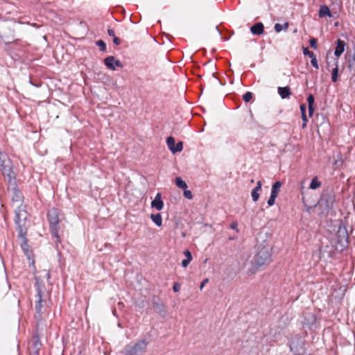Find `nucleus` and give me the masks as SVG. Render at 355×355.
I'll list each match as a JSON object with an SVG mask.
<instances>
[{
	"mask_svg": "<svg viewBox=\"0 0 355 355\" xmlns=\"http://www.w3.org/2000/svg\"><path fill=\"white\" fill-rule=\"evenodd\" d=\"M148 342L145 339L139 340L125 346L122 353L124 355H144L146 352Z\"/></svg>",
	"mask_w": 355,
	"mask_h": 355,
	"instance_id": "f257e3e1",
	"label": "nucleus"
},
{
	"mask_svg": "<svg viewBox=\"0 0 355 355\" xmlns=\"http://www.w3.org/2000/svg\"><path fill=\"white\" fill-rule=\"evenodd\" d=\"M60 215V211L55 208L50 209L47 214L51 234L56 239L59 238Z\"/></svg>",
	"mask_w": 355,
	"mask_h": 355,
	"instance_id": "f03ea898",
	"label": "nucleus"
},
{
	"mask_svg": "<svg viewBox=\"0 0 355 355\" xmlns=\"http://www.w3.org/2000/svg\"><path fill=\"white\" fill-rule=\"evenodd\" d=\"M15 223L17 226V231L18 234L23 235L24 231H26L25 223L28 215L25 210V206H18L15 210Z\"/></svg>",
	"mask_w": 355,
	"mask_h": 355,
	"instance_id": "7ed1b4c3",
	"label": "nucleus"
},
{
	"mask_svg": "<svg viewBox=\"0 0 355 355\" xmlns=\"http://www.w3.org/2000/svg\"><path fill=\"white\" fill-rule=\"evenodd\" d=\"M0 170L4 176H7L9 179L15 178V175L12 171V166L10 159L6 154L0 150Z\"/></svg>",
	"mask_w": 355,
	"mask_h": 355,
	"instance_id": "20e7f679",
	"label": "nucleus"
},
{
	"mask_svg": "<svg viewBox=\"0 0 355 355\" xmlns=\"http://www.w3.org/2000/svg\"><path fill=\"white\" fill-rule=\"evenodd\" d=\"M271 253L268 248L259 249L254 256V263L257 266H262L270 262Z\"/></svg>",
	"mask_w": 355,
	"mask_h": 355,
	"instance_id": "39448f33",
	"label": "nucleus"
},
{
	"mask_svg": "<svg viewBox=\"0 0 355 355\" xmlns=\"http://www.w3.org/2000/svg\"><path fill=\"white\" fill-rule=\"evenodd\" d=\"M348 239L349 236L346 227L345 226L340 225L336 233V249L338 250V245H340V250H343V248L347 247L348 244Z\"/></svg>",
	"mask_w": 355,
	"mask_h": 355,
	"instance_id": "423d86ee",
	"label": "nucleus"
},
{
	"mask_svg": "<svg viewBox=\"0 0 355 355\" xmlns=\"http://www.w3.org/2000/svg\"><path fill=\"white\" fill-rule=\"evenodd\" d=\"M105 65L107 69L114 71L116 67H122L123 64L119 60H116L115 58L112 55L107 57L104 60Z\"/></svg>",
	"mask_w": 355,
	"mask_h": 355,
	"instance_id": "0eeeda50",
	"label": "nucleus"
},
{
	"mask_svg": "<svg viewBox=\"0 0 355 355\" xmlns=\"http://www.w3.org/2000/svg\"><path fill=\"white\" fill-rule=\"evenodd\" d=\"M303 53L305 55H308L309 58H311V65L316 69H319V65L318 63L317 58L315 53L313 51H311L308 49L307 47L303 48Z\"/></svg>",
	"mask_w": 355,
	"mask_h": 355,
	"instance_id": "6e6552de",
	"label": "nucleus"
},
{
	"mask_svg": "<svg viewBox=\"0 0 355 355\" xmlns=\"http://www.w3.org/2000/svg\"><path fill=\"white\" fill-rule=\"evenodd\" d=\"M151 207L158 211H160L163 209L164 202L162 200V195L160 193H157L156 194L154 200L151 202Z\"/></svg>",
	"mask_w": 355,
	"mask_h": 355,
	"instance_id": "1a4fd4ad",
	"label": "nucleus"
},
{
	"mask_svg": "<svg viewBox=\"0 0 355 355\" xmlns=\"http://www.w3.org/2000/svg\"><path fill=\"white\" fill-rule=\"evenodd\" d=\"M42 343L38 337L35 338L33 345L30 349L29 355H40V350Z\"/></svg>",
	"mask_w": 355,
	"mask_h": 355,
	"instance_id": "9d476101",
	"label": "nucleus"
},
{
	"mask_svg": "<svg viewBox=\"0 0 355 355\" xmlns=\"http://www.w3.org/2000/svg\"><path fill=\"white\" fill-rule=\"evenodd\" d=\"M346 43L345 41L338 39L336 41V46L334 51V55L336 57H340L344 52Z\"/></svg>",
	"mask_w": 355,
	"mask_h": 355,
	"instance_id": "9b49d317",
	"label": "nucleus"
},
{
	"mask_svg": "<svg viewBox=\"0 0 355 355\" xmlns=\"http://www.w3.org/2000/svg\"><path fill=\"white\" fill-rule=\"evenodd\" d=\"M12 200L13 202V205L15 206V203H17V205H16V207H17L18 206H24L23 204H22V202H23V196L21 195V193L18 191L17 189H15L14 192H13V196L12 197Z\"/></svg>",
	"mask_w": 355,
	"mask_h": 355,
	"instance_id": "f8f14e48",
	"label": "nucleus"
},
{
	"mask_svg": "<svg viewBox=\"0 0 355 355\" xmlns=\"http://www.w3.org/2000/svg\"><path fill=\"white\" fill-rule=\"evenodd\" d=\"M37 297L38 300H37L35 303V310L37 313H42V292L41 288H38L37 289Z\"/></svg>",
	"mask_w": 355,
	"mask_h": 355,
	"instance_id": "ddd939ff",
	"label": "nucleus"
},
{
	"mask_svg": "<svg viewBox=\"0 0 355 355\" xmlns=\"http://www.w3.org/2000/svg\"><path fill=\"white\" fill-rule=\"evenodd\" d=\"M262 183L260 180L257 182V186L252 189L251 196L254 202H257L259 198V192L261 189Z\"/></svg>",
	"mask_w": 355,
	"mask_h": 355,
	"instance_id": "4468645a",
	"label": "nucleus"
},
{
	"mask_svg": "<svg viewBox=\"0 0 355 355\" xmlns=\"http://www.w3.org/2000/svg\"><path fill=\"white\" fill-rule=\"evenodd\" d=\"M264 26L261 22H258L254 24L251 28L250 31L254 35H261L263 33Z\"/></svg>",
	"mask_w": 355,
	"mask_h": 355,
	"instance_id": "2eb2a0df",
	"label": "nucleus"
},
{
	"mask_svg": "<svg viewBox=\"0 0 355 355\" xmlns=\"http://www.w3.org/2000/svg\"><path fill=\"white\" fill-rule=\"evenodd\" d=\"M278 94L281 96L282 98H288L291 95V89L288 87H278Z\"/></svg>",
	"mask_w": 355,
	"mask_h": 355,
	"instance_id": "dca6fc26",
	"label": "nucleus"
},
{
	"mask_svg": "<svg viewBox=\"0 0 355 355\" xmlns=\"http://www.w3.org/2000/svg\"><path fill=\"white\" fill-rule=\"evenodd\" d=\"M318 16L319 17H324L326 16L331 17V13L329 7L325 5L321 6L319 10Z\"/></svg>",
	"mask_w": 355,
	"mask_h": 355,
	"instance_id": "f3484780",
	"label": "nucleus"
},
{
	"mask_svg": "<svg viewBox=\"0 0 355 355\" xmlns=\"http://www.w3.org/2000/svg\"><path fill=\"white\" fill-rule=\"evenodd\" d=\"M26 231H24V234L23 235L18 234V236L21 239V247L22 250L25 252L28 251V240L26 239Z\"/></svg>",
	"mask_w": 355,
	"mask_h": 355,
	"instance_id": "a211bd4d",
	"label": "nucleus"
},
{
	"mask_svg": "<svg viewBox=\"0 0 355 355\" xmlns=\"http://www.w3.org/2000/svg\"><path fill=\"white\" fill-rule=\"evenodd\" d=\"M184 254L185 255L186 257V259H183L182 261V266L184 267V268H186L188 266V265L189 264V263L192 260V255H191V252L189 250H187L184 252Z\"/></svg>",
	"mask_w": 355,
	"mask_h": 355,
	"instance_id": "6ab92c4d",
	"label": "nucleus"
},
{
	"mask_svg": "<svg viewBox=\"0 0 355 355\" xmlns=\"http://www.w3.org/2000/svg\"><path fill=\"white\" fill-rule=\"evenodd\" d=\"M282 182H280V181L275 182L272 184V189H271L270 195H272V196H275L277 197L280 188L282 187Z\"/></svg>",
	"mask_w": 355,
	"mask_h": 355,
	"instance_id": "aec40b11",
	"label": "nucleus"
},
{
	"mask_svg": "<svg viewBox=\"0 0 355 355\" xmlns=\"http://www.w3.org/2000/svg\"><path fill=\"white\" fill-rule=\"evenodd\" d=\"M150 218L153 222L158 227L162 225V218L160 214H153L150 215Z\"/></svg>",
	"mask_w": 355,
	"mask_h": 355,
	"instance_id": "412c9836",
	"label": "nucleus"
},
{
	"mask_svg": "<svg viewBox=\"0 0 355 355\" xmlns=\"http://www.w3.org/2000/svg\"><path fill=\"white\" fill-rule=\"evenodd\" d=\"M321 184H321V182H320V181L318 180V177H317V176H315V177H314V178L311 180V183H310V184H309V188H310L311 189H313V190H315V189H318L319 187H321Z\"/></svg>",
	"mask_w": 355,
	"mask_h": 355,
	"instance_id": "4be33fe9",
	"label": "nucleus"
},
{
	"mask_svg": "<svg viewBox=\"0 0 355 355\" xmlns=\"http://www.w3.org/2000/svg\"><path fill=\"white\" fill-rule=\"evenodd\" d=\"M175 184L178 187L185 190L187 189V183L180 177L175 178Z\"/></svg>",
	"mask_w": 355,
	"mask_h": 355,
	"instance_id": "5701e85b",
	"label": "nucleus"
},
{
	"mask_svg": "<svg viewBox=\"0 0 355 355\" xmlns=\"http://www.w3.org/2000/svg\"><path fill=\"white\" fill-rule=\"evenodd\" d=\"M338 62H336V67L332 69V71H331V80L333 83H336L338 80Z\"/></svg>",
	"mask_w": 355,
	"mask_h": 355,
	"instance_id": "b1692460",
	"label": "nucleus"
},
{
	"mask_svg": "<svg viewBox=\"0 0 355 355\" xmlns=\"http://www.w3.org/2000/svg\"><path fill=\"white\" fill-rule=\"evenodd\" d=\"M166 144H167V146L168 148V149L173 152V148H175V139L173 137H168L167 139H166Z\"/></svg>",
	"mask_w": 355,
	"mask_h": 355,
	"instance_id": "393cba45",
	"label": "nucleus"
},
{
	"mask_svg": "<svg viewBox=\"0 0 355 355\" xmlns=\"http://www.w3.org/2000/svg\"><path fill=\"white\" fill-rule=\"evenodd\" d=\"M288 23H286L284 25H282L280 24H275V26H274V28H275V31L277 33H279V32H281L283 30V28L286 30L288 28Z\"/></svg>",
	"mask_w": 355,
	"mask_h": 355,
	"instance_id": "a878e982",
	"label": "nucleus"
},
{
	"mask_svg": "<svg viewBox=\"0 0 355 355\" xmlns=\"http://www.w3.org/2000/svg\"><path fill=\"white\" fill-rule=\"evenodd\" d=\"M183 149V143L182 141H179L175 144V148H173V153H176L178 152H181Z\"/></svg>",
	"mask_w": 355,
	"mask_h": 355,
	"instance_id": "bb28decb",
	"label": "nucleus"
},
{
	"mask_svg": "<svg viewBox=\"0 0 355 355\" xmlns=\"http://www.w3.org/2000/svg\"><path fill=\"white\" fill-rule=\"evenodd\" d=\"M252 98V94L250 92H247L243 96V99L245 103L250 102Z\"/></svg>",
	"mask_w": 355,
	"mask_h": 355,
	"instance_id": "cd10ccee",
	"label": "nucleus"
},
{
	"mask_svg": "<svg viewBox=\"0 0 355 355\" xmlns=\"http://www.w3.org/2000/svg\"><path fill=\"white\" fill-rule=\"evenodd\" d=\"M349 68L355 67V50L353 52L352 56L349 60Z\"/></svg>",
	"mask_w": 355,
	"mask_h": 355,
	"instance_id": "c85d7f7f",
	"label": "nucleus"
},
{
	"mask_svg": "<svg viewBox=\"0 0 355 355\" xmlns=\"http://www.w3.org/2000/svg\"><path fill=\"white\" fill-rule=\"evenodd\" d=\"M96 45L100 47L101 51H104L106 50V44L103 40L97 41Z\"/></svg>",
	"mask_w": 355,
	"mask_h": 355,
	"instance_id": "c756f323",
	"label": "nucleus"
},
{
	"mask_svg": "<svg viewBox=\"0 0 355 355\" xmlns=\"http://www.w3.org/2000/svg\"><path fill=\"white\" fill-rule=\"evenodd\" d=\"M315 98L313 94H309L307 96L308 105H314Z\"/></svg>",
	"mask_w": 355,
	"mask_h": 355,
	"instance_id": "7c9ffc66",
	"label": "nucleus"
},
{
	"mask_svg": "<svg viewBox=\"0 0 355 355\" xmlns=\"http://www.w3.org/2000/svg\"><path fill=\"white\" fill-rule=\"evenodd\" d=\"M276 198H277V196L270 195L269 199L268 200V206L270 207V206L274 205V204L275 202V199Z\"/></svg>",
	"mask_w": 355,
	"mask_h": 355,
	"instance_id": "2f4dec72",
	"label": "nucleus"
},
{
	"mask_svg": "<svg viewBox=\"0 0 355 355\" xmlns=\"http://www.w3.org/2000/svg\"><path fill=\"white\" fill-rule=\"evenodd\" d=\"M309 44L310 46L313 48L314 49H317V40L314 37L311 38L309 40Z\"/></svg>",
	"mask_w": 355,
	"mask_h": 355,
	"instance_id": "473e14b6",
	"label": "nucleus"
},
{
	"mask_svg": "<svg viewBox=\"0 0 355 355\" xmlns=\"http://www.w3.org/2000/svg\"><path fill=\"white\" fill-rule=\"evenodd\" d=\"M184 196L187 199H192L193 195L191 191L187 190V189L184 191Z\"/></svg>",
	"mask_w": 355,
	"mask_h": 355,
	"instance_id": "72a5a7b5",
	"label": "nucleus"
},
{
	"mask_svg": "<svg viewBox=\"0 0 355 355\" xmlns=\"http://www.w3.org/2000/svg\"><path fill=\"white\" fill-rule=\"evenodd\" d=\"M301 114H302V121H303L302 128H304L306 125V123L308 121V118H307V116L306 115V113H302Z\"/></svg>",
	"mask_w": 355,
	"mask_h": 355,
	"instance_id": "f704fd0d",
	"label": "nucleus"
},
{
	"mask_svg": "<svg viewBox=\"0 0 355 355\" xmlns=\"http://www.w3.org/2000/svg\"><path fill=\"white\" fill-rule=\"evenodd\" d=\"M308 110H309V116L311 117L313 114V112L315 111V107L314 105H308Z\"/></svg>",
	"mask_w": 355,
	"mask_h": 355,
	"instance_id": "c9c22d12",
	"label": "nucleus"
},
{
	"mask_svg": "<svg viewBox=\"0 0 355 355\" xmlns=\"http://www.w3.org/2000/svg\"><path fill=\"white\" fill-rule=\"evenodd\" d=\"M230 227L232 230H236L237 232H239V230H238V223L236 221H234V222H232L230 225Z\"/></svg>",
	"mask_w": 355,
	"mask_h": 355,
	"instance_id": "e433bc0d",
	"label": "nucleus"
},
{
	"mask_svg": "<svg viewBox=\"0 0 355 355\" xmlns=\"http://www.w3.org/2000/svg\"><path fill=\"white\" fill-rule=\"evenodd\" d=\"M180 289V284L178 282H175L173 286V290L175 293H178Z\"/></svg>",
	"mask_w": 355,
	"mask_h": 355,
	"instance_id": "4c0bfd02",
	"label": "nucleus"
},
{
	"mask_svg": "<svg viewBox=\"0 0 355 355\" xmlns=\"http://www.w3.org/2000/svg\"><path fill=\"white\" fill-rule=\"evenodd\" d=\"M113 42L115 45L118 46L121 44V39L117 37H113Z\"/></svg>",
	"mask_w": 355,
	"mask_h": 355,
	"instance_id": "58836bf2",
	"label": "nucleus"
},
{
	"mask_svg": "<svg viewBox=\"0 0 355 355\" xmlns=\"http://www.w3.org/2000/svg\"><path fill=\"white\" fill-rule=\"evenodd\" d=\"M300 109L301 114L306 113V104H304V103L301 104L300 106Z\"/></svg>",
	"mask_w": 355,
	"mask_h": 355,
	"instance_id": "ea45409f",
	"label": "nucleus"
},
{
	"mask_svg": "<svg viewBox=\"0 0 355 355\" xmlns=\"http://www.w3.org/2000/svg\"><path fill=\"white\" fill-rule=\"evenodd\" d=\"M209 282V279H205L200 284V289L202 291L204 288V286L208 283Z\"/></svg>",
	"mask_w": 355,
	"mask_h": 355,
	"instance_id": "a19ab883",
	"label": "nucleus"
},
{
	"mask_svg": "<svg viewBox=\"0 0 355 355\" xmlns=\"http://www.w3.org/2000/svg\"><path fill=\"white\" fill-rule=\"evenodd\" d=\"M107 34L109 35V36L110 37H115V32L113 29H111V28H109L107 30Z\"/></svg>",
	"mask_w": 355,
	"mask_h": 355,
	"instance_id": "79ce46f5",
	"label": "nucleus"
}]
</instances>
